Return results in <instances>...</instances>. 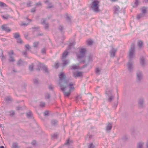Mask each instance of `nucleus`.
Segmentation results:
<instances>
[{
	"label": "nucleus",
	"instance_id": "45",
	"mask_svg": "<svg viewBox=\"0 0 148 148\" xmlns=\"http://www.w3.org/2000/svg\"><path fill=\"white\" fill-rule=\"evenodd\" d=\"M31 3L30 1H29V2H28L26 4L27 6V7H29L31 6Z\"/></svg>",
	"mask_w": 148,
	"mask_h": 148
},
{
	"label": "nucleus",
	"instance_id": "32",
	"mask_svg": "<svg viewBox=\"0 0 148 148\" xmlns=\"http://www.w3.org/2000/svg\"><path fill=\"white\" fill-rule=\"evenodd\" d=\"M8 56H13L14 54V52L13 50H11L8 52Z\"/></svg>",
	"mask_w": 148,
	"mask_h": 148
},
{
	"label": "nucleus",
	"instance_id": "53",
	"mask_svg": "<svg viewBox=\"0 0 148 148\" xmlns=\"http://www.w3.org/2000/svg\"><path fill=\"white\" fill-rule=\"evenodd\" d=\"M33 82L35 84H36L38 82V80L37 79H35L33 80Z\"/></svg>",
	"mask_w": 148,
	"mask_h": 148
},
{
	"label": "nucleus",
	"instance_id": "27",
	"mask_svg": "<svg viewBox=\"0 0 148 148\" xmlns=\"http://www.w3.org/2000/svg\"><path fill=\"white\" fill-rule=\"evenodd\" d=\"M139 3V1L138 0H135V2L134 5H133V7H136Z\"/></svg>",
	"mask_w": 148,
	"mask_h": 148
},
{
	"label": "nucleus",
	"instance_id": "48",
	"mask_svg": "<svg viewBox=\"0 0 148 148\" xmlns=\"http://www.w3.org/2000/svg\"><path fill=\"white\" fill-rule=\"evenodd\" d=\"M54 67L55 68H57L59 66V64L58 63H55V65H54Z\"/></svg>",
	"mask_w": 148,
	"mask_h": 148
},
{
	"label": "nucleus",
	"instance_id": "49",
	"mask_svg": "<svg viewBox=\"0 0 148 148\" xmlns=\"http://www.w3.org/2000/svg\"><path fill=\"white\" fill-rule=\"evenodd\" d=\"M26 48L27 49H29L30 47L28 45H26L25 46Z\"/></svg>",
	"mask_w": 148,
	"mask_h": 148
},
{
	"label": "nucleus",
	"instance_id": "47",
	"mask_svg": "<svg viewBox=\"0 0 148 148\" xmlns=\"http://www.w3.org/2000/svg\"><path fill=\"white\" fill-rule=\"evenodd\" d=\"M46 51V49L45 48H43L41 50V52L43 54L45 53Z\"/></svg>",
	"mask_w": 148,
	"mask_h": 148
},
{
	"label": "nucleus",
	"instance_id": "57",
	"mask_svg": "<svg viewBox=\"0 0 148 148\" xmlns=\"http://www.w3.org/2000/svg\"><path fill=\"white\" fill-rule=\"evenodd\" d=\"M22 62V60H19L17 62V64L18 65H20L21 63Z\"/></svg>",
	"mask_w": 148,
	"mask_h": 148
},
{
	"label": "nucleus",
	"instance_id": "11",
	"mask_svg": "<svg viewBox=\"0 0 148 148\" xmlns=\"http://www.w3.org/2000/svg\"><path fill=\"white\" fill-rule=\"evenodd\" d=\"M1 29L3 30H4L7 32H9L11 31L10 29L8 27L7 25H3L1 26Z\"/></svg>",
	"mask_w": 148,
	"mask_h": 148
},
{
	"label": "nucleus",
	"instance_id": "60",
	"mask_svg": "<svg viewBox=\"0 0 148 148\" xmlns=\"http://www.w3.org/2000/svg\"><path fill=\"white\" fill-rule=\"evenodd\" d=\"M88 60L89 61H92V57H90V56H89V57H88Z\"/></svg>",
	"mask_w": 148,
	"mask_h": 148
},
{
	"label": "nucleus",
	"instance_id": "39",
	"mask_svg": "<svg viewBox=\"0 0 148 148\" xmlns=\"http://www.w3.org/2000/svg\"><path fill=\"white\" fill-rule=\"evenodd\" d=\"M0 6L1 7H6L7 6L6 5L2 2H0Z\"/></svg>",
	"mask_w": 148,
	"mask_h": 148
},
{
	"label": "nucleus",
	"instance_id": "1",
	"mask_svg": "<svg viewBox=\"0 0 148 148\" xmlns=\"http://www.w3.org/2000/svg\"><path fill=\"white\" fill-rule=\"evenodd\" d=\"M59 85L61 90L63 92L65 97H68L71 94L72 90L74 89V87L72 83L68 82L65 81V76L64 73H61L59 75Z\"/></svg>",
	"mask_w": 148,
	"mask_h": 148
},
{
	"label": "nucleus",
	"instance_id": "42",
	"mask_svg": "<svg viewBox=\"0 0 148 148\" xmlns=\"http://www.w3.org/2000/svg\"><path fill=\"white\" fill-rule=\"evenodd\" d=\"M58 29L61 32H62L63 29V27L62 25H60L58 27Z\"/></svg>",
	"mask_w": 148,
	"mask_h": 148
},
{
	"label": "nucleus",
	"instance_id": "30",
	"mask_svg": "<svg viewBox=\"0 0 148 148\" xmlns=\"http://www.w3.org/2000/svg\"><path fill=\"white\" fill-rule=\"evenodd\" d=\"M12 148H18V146L17 143H13Z\"/></svg>",
	"mask_w": 148,
	"mask_h": 148
},
{
	"label": "nucleus",
	"instance_id": "25",
	"mask_svg": "<svg viewBox=\"0 0 148 148\" xmlns=\"http://www.w3.org/2000/svg\"><path fill=\"white\" fill-rule=\"evenodd\" d=\"M147 8L145 7H143L141 9V11L143 14H145L146 12Z\"/></svg>",
	"mask_w": 148,
	"mask_h": 148
},
{
	"label": "nucleus",
	"instance_id": "64",
	"mask_svg": "<svg viewBox=\"0 0 148 148\" xmlns=\"http://www.w3.org/2000/svg\"><path fill=\"white\" fill-rule=\"evenodd\" d=\"M110 1H111L112 2H114L116 1H117L118 0H110Z\"/></svg>",
	"mask_w": 148,
	"mask_h": 148
},
{
	"label": "nucleus",
	"instance_id": "21",
	"mask_svg": "<svg viewBox=\"0 0 148 148\" xmlns=\"http://www.w3.org/2000/svg\"><path fill=\"white\" fill-rule=\"evenodd\" d=\"M58 121L56 120L53 119L51 121V123L52 125H56L57 124Z\"/></svg>",
	"mask_w": 148,
	"mask_h": 148
},
{
	"label": "nucleus",
	"instance_id": "10",
	"mask_svg": "<svg viewBox=\"0 0 148 148\" xmlns=\"http://www.w3.org/2000/svg\"><path fill=\"white\" fill-rule=\"evenodd\" d=\"M41 23L42 25H44L45 29H48L49 27L48 24L47 23L46 20L45 19H42L41 20Z\"/></svg>",
	"mask_w": 148,
	"mask_h": 148
},
{
	"label": "nucleus",
	"instance_id": "2",
	"mask_svg": "<svg viewBox=\"0 0 148 148\" xmlns=\"http://www.w3.org/2000/svg\"><path fill=\"white\" fill-rule=\"evenodd\" d=\"M99 2L97 0H94L92 3L91 8L94 12H97L100 11L99 9Z\"/></svg>",
	"mask_w": 148,
	"mask_h": 148
},
{
	"label": "nucleus",
	"instance_id": "62",
	"mask_svg": "<svg viewBox=\"0 0 148 148\" xmlns=\"http://www.w3.org/2000/svg\"><path fill=\"white\" fill-rule=\"evenodd\" d=\"M35 8H33L31 10V12H35V11H36V10H35Z\"/></svg>",
	"mask_w": 148,
	"mask_h": 148
},
{
	"label": "nucleus",
	"instance_id": "55",
	"mask_svg": "<svg viewBox=\"0 0 148 148\" xmlns=\"http://www.w3.org/2000/svg\"><path fill=\"white\" fill-rule=\"evenodd\" d=\"M36 143V142L35 140H33L32 141V145H35Z\"/></svg>",
	"mask_w": 148,
	"mask_h": 148
},
{
	"label": "nucleus",
	"instance_id": "46",
	"mask_svg": "<svg viewBox=\"0 0 148 148\" xmlns=\"http://www.w3.org/2000/svg\"><path fill=\"white\" fill-rule=\"evenodd\" d=\"M73 45V44L72 43H70L68 47L67 50H69L71 49V47Z\"/></svg>",
	"mask_w": 148,
	"mask_h": 148
},
{
	"label": "nucleus",
	"instance_id": "54",
	"mask_svg": "<svg viewBox=\"0 0 148 148\" xmlns=\"http://www.w3.org/2000/svg\"><path fill=\"white\" fill-rule=\"evenodd\" d=\"M10 112L11 115H13L14 114V112L13 111H11Z\"/></svg>",
	"mask_w": 148,
	"mask_h": 148
},
{
	"label": "nucleus",
	"instance_id": "35",
	"mask_svg": "<svg viewBox=\"0 0 148 148\" xmlns=\"http://www.w3.org/2000/svg\"><path fill=\"white\" fill-rule=\"evenodd\" d=\"M76 100L77 101L82 100V97L80 96H78L76 98Z\"/></svg>",
	"mask_w": 148,
	"mask_h": 148
},
{
	"label": "nucleus",
	"instance_id": "22",
	"mask_svg": "<svg viewBox=\"0 0 148 148\" xmlns=\"http://www.w3.org/2000/svg\"><path fill=\"white\" fill-rule=\"evenodd\" d=\"M12 99L10 96H8L5 98V100L7 101H12Z\"/></svg>",
	"mask_w": 148,
	"mask_h": 148
},
{
	"label": "nucleus",
	"instance_id": "63",
	"mask_svg": "<svg viewBox=\"0 0 148 148\" xmlns=\"http://www.w3.org/2000/svg\"><path fill=\"white\" fill-rule=\"evenodd\" d=\"M21 108V107H18L17 108V109L18 110H20Z\"/></svg>",
	"mask_w": 148,
	"mask_h": 148
},
{
	"label": "nucleus",
	"instance_id": "50",
	"mask_svg": "<svg viewBox=\"0 0 148 148\" xmlns=\"http://www.w3.org/2000/svg\"><path fill=\"white\" fill-rule=\"evenodd\" d=\"M57 134H54L53 135H51V136L53 138H57Z\"/></svg>",
	"mask_w": 148,
	"mask_h": 148
},
{
	"label": "nucleus",
	"instance_id": "51",
	"mask_svg": "<svg viewBox=\"0 0 148 148\" xmlns=\"http://www.w3.org/2000/svg\"><path fill=\"white\" fill-rule=\"evenodd\" d=\"M44 114L45 116H47L49 114V112L48 111H46L44 112Z\"/></svg>",
	"mask_w": 148,
	"mask_h": 148
},
{
	"label": "nucleus",
	"instance_id": "20",
	"mask_svg": "<svg viewBox=\"0 0 148 148\" xmlns=\"http://www.w3.org/2000/svg\"><path fill=\"white\" fill-rule=\"evenodd\" d=\"M144 145V143L142 142H140L138 143V148H143Z\"/></svg>",
	"mask_w": 148,
	"mask_h": 148
},
{
	"label": "nucleus",
	"instance_id": "24",
	"mask_svg": "<svg viewBox=\"0 0 148 148\" xmlns=\"http://www.w3.org/2000/svg\"><path fill=\"white\" fill-rule=\"evenodd\" d=\"M145 16V14H139L138 15L137 18L138 19H139L140 18L142 17H144Z\"/></svg>",
	"mask_w": 148,
	"mask_h": 148
},
{
	"label": "nucleus",
	"instance_id": "40",
	"mask_svg": "<svg viewBox=\"0 0 148 148\" xmlns=\"http://www.w3.org/2000/svg\"><path fill=\"white\" fill-rule=\"evenodd\" d=\"M45 106V103L44 102H41L40 103V106L41 107H44Z\"/></svg>",
	"mask_w": 148,
	"mask_h": 148
},
{
	"label": "nucleus",
	"instance_id": "56",
	"mask_svg": "<svg viewBox=\"0 0 148 148\" xmlns=\"http://www.w3.org/2000/svg\"><path fill=\"white\" fill-rule=\"evenodd\" d=\"M23 54L25 56V57H26L27 55V52L26 51H24L23 52Z\"/></svg>",
	"mask_w": 148,
	"mask_h": 148
},
{
	"label": "nucleus",
	"instance_id": "44",
	"mask_svg": "<svg viewBox=\"0 0 148 148\" xmlns=\"http://www.w3.org/2000/svg\"><path fill=\"white\" fill-rule=\"evenodd\" d=\"M94 146L92 143H90L88 147V148H94Z\"/></svg>",
	"mask_w": 148,
	"mask_h": 148
},
{
	"label": "nucleus",
	"instance_id": "15",
	"mask_svg": "<svg viewBox=\"0 0 148 148\" xmlns=\"http://www.w3.org/2000/svg\"><path fill=\"white\" fill-rule=\"evenodd\" d=\"M45 3L47 4L48 5V6L47 7V8H52L53 7V6L51 4V5L49 6V1L48 0H46L45 1Z\"/></svg>",
	"mask_w": 148,
	"mask_h": 148
},
{
	"label": "nucleus",
	"instance_id": "16",
	"mask_svg": "<svg viewBox=\"0 0 148 148\" xmlns=\"http://www.w3.org/2000/svg\"><path fill=\"white\" fill-rule=\"evenodd\" d=\"M112 125L109 123L106 127V130L107 131H110L112 129Z\"/></svg>",
	"mask_w": 148,
	"mask_h": 148
},
{
	"label": "nucleus",
	"instance_id": "31",
	"mask_svg": "<svg viewBox=\"0 0 148 148\" xmlns=\"http://www.w3.org/2000/svg\"><path fill=\"white\" fill-rule=\"evenodd\" d=\"M73 142L72 140H70L69 139H68L66 142V143H65L66 145H69L71 143H72Z\"/></svg>",
	"mask_w": 148,
	"mask_h": 148
},
{
	"label": "nucleus",
	"instance_id": "8",
	"mask_svg": "<svg viewBox=\"0 0 148 148\" xmlns=\"http://www.w3.org/2000/svg\"><path fill=\"white\" fill-rule=\"evenodd\" d=\"M117 51L116 49L112 47L110 51V56L111 57H114L115 56V54Z\"/></svg>",
	"mask_w": 148,
	"mask_h": 148
},
{
	"label": "nucleus",
	"instance_id": "34",
	"mask_svg": "<svg viewBox=\"0 0 148 148\" xmlns=\"http://www.w3.org/2000/svg\"><path fill=\"white\" fill-rule=\"evenodd\" d=\"M34 65L33 64L30 65L29 66V69L30 71H32L33 70Z\"/></svg>",
	"mask_w": 148,
	"mask_h": 148
},
{
	"label": "nucleus",
	"instance_id": "13",
	"mask_svg": "<svg viewBox=\"0 0 148 148\" xmlns=\"http://www.w3.org/2000/svg\"><path fill=\"white\" fill-rule=\"evenodd\" d=\"M120 8L118 5H116L114 7V13H118L119 12Z\"/></svg>",
	"mask_w": 148,
	"mask_h": 148
},
{
	"label": "nucleus",
	"instance_id": "6",
	"mask_svg": "<svg viewBox=\"0 0 148 148\" xmlns=\"http://www.w3.org/2000/svg\"><path fill=\"white\" fill-rule=\"evenodd\" d=\"M86 52V50L85 49L83 48H81L79 54L77 55V57L79 59L83 58Z\"/></svg>",
	"mask_w": 148,
	"mask_h": 148
},
{
	"label": "nucleus",
	"instance_id": "43",
	"mask_svg": "<svg viewBox=\"0 0 148 148\" xmlns=\"http://www.w3.org/2000/svg\"><path fill=\"white\" fill-rule=\"evenodd\" d=\"M46 99H49L50 97V95L49 94H46L45 96Z\"/></svg>",
	"mask_w": 148,
	"mask_h": 148
},
{
	"label": "nucleus",
	"instance_id": "23",
	"mask_svg": "<svg viewBox=\"0 0 148 148\" xmlns=\"http://www.w3.org/2000/svg\"><path fill=\"white\" fill-rule=\"evenodd\" d=\"M20 36L18 33H16L14 34V37L17 39L20 37Z\"/></svg>",
	"mask_w": 148,
	"mask_h": 148
},
{
	"label": "nucleus",
	"instance_id": "18",
	"mask_svg": "<svg viewBox=\"0 0 148 148\" xmlns=\"http://www.w3.org/2000/svg\"><path fill=\"white\" fill-rule=\"evenodd\" d=\"M32 112L29 111L26 113V116L27 118H30L32 117Z\"/></svg>",
	"mask_w": 148,
	"mask_h": 148
},
{
	"label": "nucleus",
	"instance_id": "29",
	"mask_svg": "<svg viewBox=\"0 0 148 148\" xmlns=\"http://www.w3.org/2000/svg\"><path fill=\"white\" fill-rule=\"evenodd\" d=\"M143 42L142 41H139L138 42V45L139 47H141L143 45Z\"/></svg>",
	"mask_w": 148,
	"mask_h": 148
},
{
	"label": "nucleus",
	"instance_id": "26",
	"mask_svg": "<svg viewBox=\"0 0 148 148\" xmlns=\"http://www.w3.org/2000/svg\"><path fill=\"white\" fill-rule=\"evenodd\" d=\"M39 45V42H34L33 43V47L35 48L38 47Z\"/></svg>",
	"mask_w": 148,
	"mask_h": 148
},
{
	"label": "nucleus",
	"instance_id": "4",
	"mask_svg": "<svg viewBox=\"0 0 148 148\" xmlns=\"http://www.w3.org/2000/svg\"><path fill=\"white\" fill-rule=\"evenodd\" d=\"M106 93L108 96V101L110 102H111L113 99L114 96V95L112 94V91L107 89L106 90Z\"/></svg>",
	"mask_w": 148,
	"mask_h": 148
},
{
	"label": "nucleus",
	"instance_id": "36",
	"mask_svg": "<svg viewBox=\"0 0 148 148\" xmlns=\"http://www.w3.org/2000/svg\"><path fill=\"white\" fill-rule=\"evenodd\" d=\"M79 68V66H78L75 65H73L71 67V69L74 70L75 69H77Z\"/></svg>",
	"mask_w": 148,
	"mask_h": 148
},
{
	"label": "nucleus",
	"instance_id": "61",
	"mask_svg": "<svg viewBox=\"0 0 148 148\" xmlns=\"http://www.w3.org/2000/svg\"><path fill=\"white\" fill-rule=\"evenodd\" d=\"M49 89L52 90L53 88V86L52 85H49Z\"/></svg>",
	"mask_w": 148,
	"mask_h": 148
},
{
	"label": "nucleus",
	"instance_id": "58",
	"mask_svg": "<svg viewBox=\"0 0 148 148\" xmlns=\"http://www.w3.org/2000/svg\"><path fill=\"white\" fill-rule=\"evenodd\" d=\"M28 25V24H27L26 23H22L21 24V26H27Z\"/></svg>",
	"mask_w": 148,
	"mask_h": 148
},
{
	"label": "nucleus",
	"instance_id": "41",
	"mask_svg": "<svg viewBox=\"0 0 148 148\" xmlns=\"http://www.w3.org/2000/svg\"><path fill=\"white\" fill-rule=\"evenodd\" d=\"M42 68L46 72H47V68L45 66H42Z\"/></svg>",
	"mask_w": 148,
	"mask_h": 148
},
{
	"label": "nucleus",
	"instance_id": "59",
	"mask_svg": "<svg viewBox=\"0 0 148 148\" xmlns=\"http://www.w3.org/2000/svg\"><path fill=\"white\" fill-rule=\"evenodd\" d=\"M87 136L88 137V138L89 139H91L92 138V135H91L90 134H88L87 135Z\"/></svg>",
	"mask_w": 148,
	"mask_h": 148
},
{
	"label": "nucleus",
	"instance_id": "7",
	"mask_svg": "<svg viewBox=\"0 0 148 148\" xmlns=\"http://www.w3.org/2000/svg\"><path fill=\"white\" fill-rule=\"evenodd\" d=\"M127 66L128 70L130 72H132L133 68V62L131 60H130L127 64Z\"/></svg>",
	"mask_w": 148,
	"mask_h": 148
},
{
	"label": "nucleus",
	"instance_id": "19",
	"mask_svg": "<svg viewBox=\"0 0 148 148\" xmlns=\"http://www.w3.org/2000/svg\"><path fill=\"white\" fill-rule=\"evenodd\" d=\"M140 64L143 66L145 64V59L143 57H142L140 58Z\"/></svg>",
	"mask_w": 148,
	"mask_h": 148
},
{
	"label": "nucleus",
	"instance_id": "37",
	"mask_svg": "<svg viewBox=\"0 0 148 148\" xmlns=\"http://www.w3.org/2000/svg\"><path fill=\"white\" fill-rule=\"evenodd\" d=\"M2 17L3 18L7 19L10 17V16L7 14L5 16H3Z\"/></svg>",
	"mask_w": 148,
	"mask_h": 148
},
{
	"label": "nucleus",
	"instance_id": "52",
	"mask_svg": "<svg viewBox=\"0 0 148 148\" xmlns=\"http://www.w3.org/2000/svg\"><path fill=\"white\" fill-rule=\"evenodd\" d=\"M41 5V3L40 2H38L36 3L35 5L37 6H38L39 5Z\"/></svg>",
	"mask_w": 148,
	"mask_h": 148
},
{
	"label": "nucleus",
	"instance_id": "14",
	"mask_svg": "<svg viewBox=\"0 0 148 148\" xmlns=\"http://www.w3.org/2000/svg\"><path fill=\"white\" fill-rule=\"evenodd\" d=\"M8 60L9 62H13L15 61L13 56H9V58L8 59Z\"/></svg>",
	"mask_w": 148,
	"mask_h": 148
},
{
	"label": "nucleus",
	"instance_id": "28",
	"mask_svg": "<svg viewBox=\"0 0 148 148\" xmlns=\"http://www.w3.org/2000/svg\"><path fill=\"white\" fill-rule=\"evenodd\" d=\"M93 43V41L92 40L90 39H89L87 41V45H91Z\"/></svg>",
	"mask_w": 148,
	"mask_h": 148
},
{
	"label": "nucleus",
	"instance_id": "9",
	"mask_svg": "<svg viewBox=\"0 0 148 148\" xmlns=\"http://www.w3.org/2000/svg\"><path fill=\"white\" fill-rule=\"evenodd\" d=\"M83 73L82 72L77 71L73 73V76L74 77L76 78L81 77Z\"/></svg>",
	"mask_w": 148,
	"mask_h": 148
},
{
	"label": "nucleus",
	"instance_id": "38",
	"mask_svg": "<svg viewBox=\"0 0 148 148\" xmlns=\"http://www.w3.org/2000/svg\"><path fill=\"white\" fill-rule=\"evenodd\" d=\"M17 41L18 43H19L20 44H22L23 43L22 40L19 38L17 39Z\"/></svg>",
	"mask_w": 148,
	"mask_h": 148
},
{
	"label": "nucleus",
	"instance_id": "17",
	"mask_svg": "<svg viewBox=\"0 0 148 148\" xmlns=\"http://www.w3.org/2000/svg\"><path fill=\"white\" fill-rule=\"evenodd\" d=\"M143 99H140L138 101V104L139 107H142L143 106Z\"/></svg>",
	"mask_w": 148,
	"mask_h": 148
},
{
	"label": "nucleus",
	"instance_id": "12",
	"mask_svg": "<svg viewBox=\"0 0 148 148\" xmlns=\"http://www.w3.org/2000/svg\"><path fill=\"white\" fill-rule=\"evenodd\" d=\"M136 75L139 81H140L142 79L143 75L141 72H138L136 73Z\"/></svg>",
	"mask_w": 148,
	"mask_h": 148
},
{
	"label": "nucleus",
	"instance_id": "3",
	"mask_svg": "<svg viewBox=\"0 0 148 148\" xmlns=\"http://www.w3.org/2000/svg\"><path fill=\"white\" fill-rule=\"evenodd\" d=\"M69 52L66 50L63 53L62 55V60L63 62V66H65L69 63V62L68 60H65V59L68 55Z\"/></svg>",
	"mask_w": 148,
	"mask_h": 148
},
{
	"label": "nucleus",
	"instance_id": "5",
	"mask_svg": "<svg viewBox=\"0 0 148 148\" xmlns=\"http://www.w3.org/2000/svg\"><path fill=\"white\" fill-rule=\"evenodd\" d=\"M135 54V48L134 45L132 44L131 46V47L130 50L129 54V57L130 58H133Z\"/></svg>",
	"mask_w": 148,
	"mask_h": 148
},
{
	"label": "nucleus",
	"instance_id": "33",
	"mask_svg": "<svg viewBox=\"0 0 148 148\" xmlns=\"http://www.w3.org/2000/svg\"><path fill=\"white\" fill-rule=\"evenodd\" d=\"M101 70L99 68H97L96 69L95 72L97 74H99Z\"/></svg>",
	"mask_w": 148,
	"mask_h": 148
}]
</instances>
